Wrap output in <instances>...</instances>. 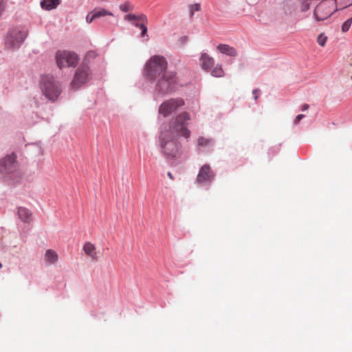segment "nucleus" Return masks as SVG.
Returning a JSON list of instances; mask_svg holds the SVG:
<instances>
[{
  "label": "nucleus",
  "instance_id": "obj_8",
  "mask_svg": "<svg viewBox=\"0 0 352 352\" xmlns=\"http://www.w3.org/2000/svg\"><path fill=\"white\" fill-rule=\"evenodd\" d=\"M57 65L60 69L67 67H75L78 62V56L71 52L59 51L56 56Z\"/></svg>",
  "mask_w": 352,
  "mask_h": 352
},
{
  "label": "nucleus",
  "instance_id": "obj_21",
  "mask_svg": "<svg viewBox=\"0 0 352 352\" xmlns=\"http://www.w3.org/2000/svg\"><path fill=\"white\" fill-rule=\"evenodd\" d=\"M213 142V140L210 138H206L204 137H200L197 140V143L199 146H206L212 144Z\"/></svg>",
  "mask_w": 352,
  "mask_h": 352
},
{
  "label": "nucleus",
  "instance_id": "obj_17",
  "mask_svg": "<svg viewBox=\"0 0 352 352\" xmlns=\"http://www.w3.org/2000/svg\"><path fill=\"white\" fill-rule=\"evenodd\" d=\"M201 60L202 62V68L205 70L210 69L214 65V59L206 53L201 54Z\"/></svg>",
  "mask_w": 352,
  "mask_h": 352
},
{
  "label": "nucleus",
  "instance_id": "obj_30",
  "mask_svg": "<svg viewBox=\"0 0 352 352\" xmlns=\"http://www.w3.org/2000/svg\"><path fill=\"white\" fill-rule=\"evenodd\" d=\"M305 116L303 114L298 115L294 120V124H297Z\"/></svg>",
  "mask_w": 352,
  "mask_h": 352
},
{
  "label": "nucleus",
  "instance_id": "obj_29",
  "mask_svg": "<svg viewBox=\"0 0 352 352\" xmlns=\"http://www.w3.org/2000/svg\"><path fill=\"white\" fill-rule=\"evenodd\" d=\"M7 1L6 0L0 1V14L3 12L6 7Z\"/></svg>",
  "mask_w": 352,
  "mask_h": 352
},
{
  "label": "nucleus",
  "instance_id": "obj_32",
  "mask_svg": "<svg viewBox=\"0 0 352 352\" xmlns=\"http://www.w3.org/2000/svg\"><path fill=\"white\" fill-rule=\"evenodd\" d=\"M309 108V104H303V105L301 107V110H302V111H306V110H307Z\"/></svg>",
  "mask_w": 352,
  "mask_h": 352
},
{
  "label": "nucleus",
  "instance_id": "obj_1",
  "mask_svg": "<svg viewBox=\"0 0 352 352\" xmlns=\"http://www.w3.org/2000/svg\"><path fill=\"white\" fill-rule=\"evenodd\" d=\"M190 119L187 112H182L172 118L168 129L161 131L160 144L162 152L168 157H177L182 154L181 144L177 141L179 135L188 138L190 131L187 129L186 122Z\"/></svg>",
  "mask_w": 352,
  "mask_h": 352
},
{
  "label": "nucleus",
  "instance_id": "obj_18",
  "mask_svg": "<svg viewBox=\"0 0 352 352\" xmlns=\"http://www.w3.org/2000/svg\"><path fill=\"white\" fill-rule=\"evenodd\" d=\"M96 20L100 19L102 17H105L107 16H113V14L111 12L102 8H96L92 10Z\"/></svg>",
  "mask_w": 352,
  "mask_h": 352
},
{
  "label": "nucleus",
  "instance_id": "obj_6",
  "mask_svg": "<svg viewBox=\"0 0 352 352\" xmlns=\"http://www.w3.org/2000/svg\"><path fill=\"white\" fill-rule=\"evenodd\" d=\"M91 78V72L88 65L82 64L76 69L74 78L70 83L73 90L79 89L82 85L87 83Z\"/></svg>",
  "mask_w": 352,
  "mask_h": 352
},
{
  "label": "nucleus",
  "instance_id": "obj_3",
  "mask_svg": "<svg viewBox=\"0 0 352 352\" xmlns=\"http://www.w3.org/2000/svg\"><path fill=\"white\" fill-rule=\"evenodd\" d=\"M167 71V61L162 56L151 57L145 66L146 74L151 79L157 78Z\"/></svg>",
  "mask_w": 352,
  "mask_h": 352
},
{
  "label": "nucleus",
  "instance_id": "obj_19",
  "mask_svg": "<svg viewBox=\"0 0 352 352\" xmlns=\"http://www.w3.org/2000/svg\"><path fill=\"white\" fill-rule=\"evenodd\" d=\"M45 256L46 261L51 264L55 263L58 259L57 253L54 250L50 249L46 251Z\"/></svg>",
  "mask_w": 352,
  "mask_h": 352
},
{
  "label": "nucleus",
  "instance_id": "obj_13",
  "mask_svg": "<svg viewBox=\"0 0 352 352\" xmlns=\"http://www.w3.org/2000/svg\"><path fill=\"white\" fill-rule=\"evenodd\" d=\"M83 250L85 254L91 257L94 260L98 259V254L96 252V248L94 244L90 242H86L83 245Z\"/></svg>",
  "mask_w": 352,
  "mask_h": 352
},
{
  "label": "nucleus",
  "instance_id": "obj_27",
  "mask_svg": "<svg viewBox=\"0 0 352 352\" xmlns=\"http://www.w3.org/2000/svg\"><path fill=\"white\" fill-rule=\"evenodd\" d=\"M94 21H96L94 14L93 11H91L86 16V22L87 23H91Z\"/></svg>",
  "mask_w": 352,
  "mask_h": 352
},
{
  "label": "nucleus",
  "instance_id": "obj_9",
  "mask_svg": "<svg viewBox=\"0 0 352 352\" xmlns=\"http://www.w3.org/2000/svg\"><path fill=\"white\" fill-rule=\"evenodd\" d=\"M27 36V32L18 30H13L8 34L6 45L7 47H19Z\"/></svg>",
  "mask_w": 352,
  "mask_h": 352
},
{
  "label": "nucleus",
  "instance_id": "obj_24",
  "mask_svg": "<svg viewBox=\"0 0 352 352\" xmlns=\"http://www.w3.org/2000/svg\"><path fill=\"white\" fill-rule=\"evenodd\" d=\"M352 24V17L347 19L346 21H344L342 25V31L343 32H346L349 30Z\"/></svg>",
  "mask_w": 352,
  "mask_h": 352
},
{
  "label": "nucleus",
  "instance_id": "obj_7",
  "mask_svg": "<svg viewBox=\"0 0 352 352\" xmlns=\"http://www.w3.org/2000/svg\"><path fill=\"white\" fill-rule=\"evenodd\" d=\"M184 105V101L182 98H170L165 100L160 105L158 112L163 117L166 118Z\"/></svg>",
  "mask_w": 352,
  "mask_h": 352
},
{
  "label": "nucleus",
  "instance_id": "obj_33",
  "mask_svg": "<svg viewBox=\"0 0 352 352\" xmlns=\"http://www.w3.org/2000/svg\"><path fill=\"white\" fill-rule=\"evenodd\" d=\"M120 9L124 11V12H127L128 11V7L125 5L124 6H120Z\"/></svg>",
  "mask_w": 352,
  "mask_h": 352
},
{
  "label": "nucleus",
  "instance_id": "obj_36",
  "mask_svg": "<svg viewBox=\"0 0 352 352\" xmlns=\"http://www.w3.org/2000/svg\"><path fill=\"white\" fill-rule=\"evenodd\" d=\"M2 267V264L1 263H0V268Z\"/></svg>",
  "mask_w": 352,
  "mask_h": 352
},
{
  "label": "nucleus",
  "instance_id": "obj_28",
  "mask_svg": "<svg viewBox=\"0 0 352 352\" xmlns=\"http://www.w3.org/2000/svg\"><path fill=\"white\" fill-rule=\"evenodd\" d=\"M147 23H141L140 25V29L142 30L140 36L141 37H144L145 36H147Z\"/></svg>",
  "mask_w": 352,
  "mask_h": 352
},
{
  "label": "nucleus",
  "instance_id": "obj_12",
  "mask_svg": "<svg viewBox=\"0 0 352 352\" xmlns=\"http://www.w3.org/2000/svg\"><path fill=\"white\" fill-rule=\"evenodd\" d=\"M124 19L131 22L135 27L140 28V25L141 23H147L148 19L145 14H141L139 15H135L133 14H128L124 16Z\"/></svg>",
  "mask_w": 352,
  "mask_h": 352
},
{
  "label": "nucleus",
  "instance_id": "obj_16",
  "mask_svg": "<svg viewBox=\"0 0 352 352\" xmlns=\"http://www.w3.org/2000/svg\"><path fill=\"white\" fill-rule=\"evenodd\" d=\"M60 3V0H41V6L46 10L56 8Z\"/></svg>",
  "mask_w": 352,
  "mask_h": 352
},
{
  "label": "nucleus",
  "instance_id": "obj_20",
  "mask_svg": "<svg viewBox=\"0 0 352 352\" xmlns=\"http://www.w3.org/2000/svg\"><path fill=\"white\" fill-rule=\"evenodd\" d=\"M336 2L337 8L342 9L352 5V0H333Z\"/></svg>",
  "mask_w": 352,
  "mask_h": 352
},
{
  "label": "nucleus",
  "instance_id": "obj_22",
  "mask_svg": "<svg viewBox=\"0 0 352 352\" xmlns=\"http://www.w3.org/2000/svg\"><path fill=\"white\" fill-rule=\"evenodd\" d=\"M211 74L214 77H221L223 76V70L221 66L215 67L211 72Z\"/></svg>",
  "mask_w": 352,
  "mask_h": 352
},
{
  "label": "nucleus",
  "instance_id": "obj_11",
  "mask_svg": "<svg viewBox=\"0 0 352 352\" xmlns=\"http://www.w3.org/2000/svg\"><path fill=\"white\" fill-rule=\"evenodd\" d=\"M214 176V173L211 171L210 166L205 164L201 167L199 171L197 177V182L198 184L210 182L212 181Z\"/></svg>",
  "mask_w": 352,
  "mask_h": 352
},
{
  "label": "nucleus",
  "instance_id": "obj_10",
  "mask_svg": "<svg viewBox=\"0 0 352 352\" xmlns=\"http://www.w3.org/2000/svg\"><path fill=\"white\" fill-rule=\"evenodd\" d=\"M16 169V155L11 154L0 160V173L10 174Z\"/></svg>",
  "mask_w": 352,
  "mask_h": 352
},
{
  "label": "nucleus",
  "instance_id": "obj_4",
  "mask_svg": "<svg viewBox=\"0 0 352 352\" xmlns=\"http://www.w3.org/2000/svg\"><path fill=\"white\" fill-rule=\"evenodd\" d=\"M155 85L156 90L162 94L173 91L177 84V78L175 72L167 71L157 77Z\"/></svg>",
  "mask_w": 352,
  "mask_h": 352
},
{
  "label": "nucleus",
  "instance_id": "obj_35",
  "mask_svg": "<svg viewBox=\"0 0 352 352\" xmlns=\"http://www.w3.org/2000/svg\"><path fill=\"white\" fill-rule=\"evenodd\" d=\"M183 39V41H186L187 40V37L184 36L182 38Z\"/></svg>",
  "mask_w": 352,
  "mask_h": 352
},
{
  "label": "nucleus",
  "instance_id": "obj_5",
  "mask_svg": "<svg viewBox=\"0 0 352 352\" xmlns=\"http://www.w3.org/2000/svg\"><path fill=\"white\" fill-rule=\"evenodd\" d=\"M338 8L333 0H324L316 7L314 16L316 21H323L328 19Z\"/></svg>",
  "mask_w": 352,
  "mask_h": 352
},
{
  "label": "nucleus",
  "instance_id": "obj_2",
  "mask_svg": "<svg viewBox=\"0 0 352 352\" xmlns=\"http://www.w3.org/2000/svg\"><path fill=\"white\" fill-rule=\"evenodd\" d=\"M40 87L42 94L52 101H55L62 92L60 83L51 75L41 76Z\"/></svg>",
  "mask_w": 352,
  "mask_h": 352
},
{
  "label": "nucleus",
  "instance_id": "obj_31",
  "mask_svg": "<svg viewBox=\"0 0 352 352\" xmlns=\"http://www.w3.org/2000/svg\"><path fill=\"white\" fill-rule=\"evenodd\" d=\"M252 93H253V95H254V100H257L258 94V89H254Z\"/></svg>",
  "mask_w": 352,
  "mask_h": 352
},
{
  "label": "nucleus",
  "instance_id": "obj_14",
  "mask_svg": "<svg viewBox=\"0 0 352 352\" xmlns=\"http://www.w3.org/2000/svg\"><path fill=\"white\" fill-rule=\"evenodd\" d=\"M17 213L19 219L25 223H29L32 220V213L26 208L19 207Z\"/></svg>",
  "mask_w": 352,
  "mask_h": 352
},
{
  "label": "nucleus",
  "instance_id": "obj_15",
  "mask_svg": "<svg viewBox=\"0 0 352 352\" xmlns=\"http://www.w3.org/2000/svg\"><path fill=\"white\" fill-rule=\"evenodd\" d=\"M217 49L221 53L230 56H236L237 55L236 50L228 45L220 44L217 46Z\"/></svg>",
  "mask_w": 352,
  "mask_h": 352
},
{
  "label": "nucleus",
  "instance_id": "obj_34",
  "mask_svg": "<svg viewBox=\"0 0 352 352\" xmlns=\"http://www.w3.org/2000/svg\"><path fill=\"white\" fill-rule=\"evenodd\" d=\"M167 175H168V177L170 179H174L173 175V174L170 172H168Z\"/></svg>",
  "mask_w": 352,
  "mask_h": 352
},
{
  "label": "nucleus",
  "instance_id": "obj_25",
  "mask_svg": "<svg viewBox=\"0 0 352 352\" xmlns=\"http://www.w3.org/2000/svg\"><path fill=\"white\" fill-rule=\"evenodd\" d=\"M302 3L301 10L302 11H306L309 8L310 3L313 0H300Z\"/></svg>",
  "mask_w": 352,
  "mask_h": 352
},
{
  "label": "nucleus",
  "instance_id": "obj_26",
  "mask_svg": "<svg viewBox=\"0 0 352 352\" xmlns=\"http://www.w3.org/2000/svg\"><path fill=\"white\" fill-rule=\"evenodd\" d=\"M201 8V6L199 3H195L189 6V10L190 12V15L192 16L194 12L199 11Z\"/></svg>",
  "mask_w": 352,
  "mask_h": 352
},
{
  "label": "nucleus",
  "instance_id": "obj_23",
  "mask_svg": "<svg viewBox=\"0 0 352 352\" xmlns=\"http://www.w3.org/2000/svg\"><path fill=\"white\" fill-rule=\"evenodd\" d=\"M327 41V36L324 34V33L320 34L317 37V42L318 45L322 47H324L326 45Z\"/></svg>",
  "mask_w": 352,
  "mask_h": 352
}]
</instances>
